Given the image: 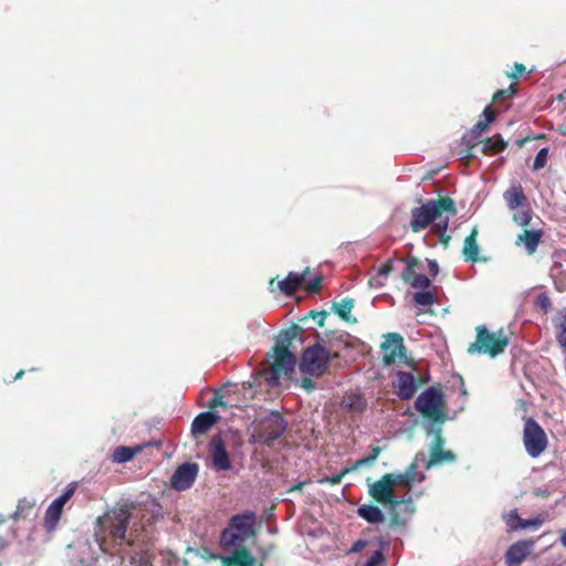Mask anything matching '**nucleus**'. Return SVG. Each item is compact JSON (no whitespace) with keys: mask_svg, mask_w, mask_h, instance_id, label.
Returning <instances> with one entry per match:
<instances>
[{"mask_svg":"<svg viewBox=\"0 0 566 566\" xmlns=\"http://www.w3.org/2000/svg\"><path fill=\"white\" fill-rule=\"evenodd\" d=\"M444 405V396L436 387L427 388L415 401V408L429 420L428 423L437 424H442L446 420Z\"/></svg>","mask_w":566,"mask_h":566,"instance_id":"20e7f679","label":"nucleus"},{"mask_svg":"<svg viewBox=\"0 0 566 566\" xmlns=\"http://www.w3.org/2000/svg\"><path fill=\"white\" fill-rule=\"evenodd\" d=\"M391 271H392V264L390 262H386L379 266L378 275L387 276Z\"/></svg>","mask_w":566,"mask_h":566,"instance_id":"bf43d9fd","label":"nucleus"},{"mask_svg":"<svg viewBox=\"0 0 566 566\" xmlns=\"http://www.w3.org/2000/svg\"><path fill=\"white\" fill-rule=\"evenodd\" d=\"M197 463L186 462L179 465L170 479V486L176 491H185L191 488L198 475Z\"/></svg>","mask_w":566,"mask_h":566,"instance_id":"ddd939ff","label":"nucleus"},{"mask_svg":"<svg viewBox=\"0 0 566 566\" xmlns=\"http://www.w3.org/2000/svg\"><path fill=\"white\" fill-rule=\"evenodd\" d=\"M544 522H545V518L542 516H536V517L528 518V520L522 518V522L520 523V530H525V528L537 530L538 527H541L544 524Z\"/></svg>","mask_w":566,"mask_h":566,"instance_id":"79ce46f5","label":"nucleus"},{"mask_svg":"<svg viewBox=\"0 0 566 566\" xmlns=\"http://www.w3.org/2000/svg\"><path fill=\"white\" fill-rule=\"evenodd\" d=\"M504 200L511 210L522 208L526 201L524 190L521 185L511 186L503 195Z\"/></svg>","mask_w":566,"mask_h":566,"instance_id":"412c9836","label":"nucleus"},{"mask_svg":"<svg viewBox=\"0 0 566 566\" xmlns=\"http://www.w3.org/2000/svg\"><path fill=\"white\" fill-rule=\"evenodd\" d=\"M342 406L347 411L360 413L367 408V401L363 395L350 392L344 397Z\"/></svg>","mask_w":566,"mask_h":566,"instance_id":"5701e85b","label":"nucleus"},{"mask_svg":"<svg viewBox=\"0 0 566 566\" xmlns=\"http://www.w3.org/2000/svg\"><path fill=\"white\" fill-rule=\"evenodd\" d=\"M310 269L306 268L303 272H289L285 276V300L293 298L294 292L305 282Z\"/></svg>","mask_w":566,"mask_h":566,"instance_id":"4be33fe9","label":"nucleus"},{"mask_svg":"<svg viewBox=\"0 0 566 566\" xmlns=\"http://www.w3.org/2000/svg\"><path fill=\"white\" fill-rule=\"evenodd\" d=\"M525 72V66L521 63H515L514 64V70L513 72L510 74V76L512 78H517L520 77L523 73Z\"/></svg>","mask_w":566,"mask_h":566,"instance_id":"052dcab7","label":"nucleus"},{"mask_svg":"<svg viewBox=\"0 0 566 566\" xmlns=\"http://www.w3.org/2000/svg\"><path fill=\"white\" fill-rule=\"evenodd\" d=\"M424 461V453L419 452L416 455L413 462L408 467V469L403 473L396 474L399 484L405 485V488L410 490L413 483L422 482L426 479V475L422 472H418L417 469L419 467V463Z\"/></svg>","mask_w":566,"mask_h":566,"instance_id":"dca6fc26","label":"nucleus"},{"mask_svg":"<svg viewBox=\"0 0 566 566\" xmlns=\"http://www.w3.org/2000/svg\"><path fill=\"white\" fill-rule=\"evenodd\" d=\"M283 433V413L280 410L269 409V413L261 418L256 434L260 442L271 446Z\"/></svg>","mask_w":566,"mask_h":566,"instance_id":"1a4fd4ad","label":"nucleus"},{"mask_svg":"<svg viewBox=\"0 0 566 566\" xmlns=\"http://www.w3.org/2000/svg\"><path fill=\"white\" fill-rule=\"evenodd\" d=\"M559 542L566 548V528L559 531Z\"/></svg>","mask_w":566,"mask_h":566,"instance_id":"774afa93","label":"nucleus"},{"mask_svg":"<svg viewBox=\"0 0 566 566\" xmlns=\"http://www.w3.org/2000/svg\"><path fill=\"white\" fill-rule=\"evenodd\" d=\"M35 509V501L23 497L18 502L17 510L13 514L14 520L29 517Z\"/></svg>","mask_w":566,"mask_h":566,"instance_id":"473e14b6","label":"nucleus"},{"mask_svg":"<svg viewBox=\"0 0 566 566\" xmlns=\"http://www.w3.org/2000/svg\"><path fill=\"white\" fill-rule=\"evenodd\" d=\"M382 361L386 366H390L398 360L406 358V348L403 338L398 333H388L381 344Z\"/></svg>","mask_w":566,"mask_h":566,"instance_id":"9b49d317","label":"nucleus"},{"mask_svg":"<svg viewBox=\"0 0 566 566\" xmlns=\"http://www.w3.org/2000/svg\"><path fill=\"white\" fill-rule=\"evenodd\" d=\"M7 521L4 518H0V552L4 548L7 544V536L10 527L7 525Z\"/></svg>","mask_w":566,"mask_h":566,"instance_id":"49530a36","label":"nucleus"},{"mask_svg":"<svg viewBox=\"0 0 566 566\" xmlns=\"http://www.w3.org/2000/svg\"><path fill=\"white\" fill-rule=\"evenodd\" d=\"M395 387L397 388V396L401 400L411 399L417 391L416 377L408 371H398L396 375Z\"/></svg>","mask_w":566,"mask_h":566,"instance_id":"a211bd4d","label":"nucleus"},{"mask_svg":"<svg viewBox=\"0 0 566 566\" xmlns=\"http://www.w3.org/2000/svg\"><path fill=\"white\" fill-rule=\"evenodd\" d=\"M544 234V230H522V233L516 237L515 244L523 245L528 255H533Z\"/></svg>","mask_w":566,"mask_h":566,"instance_id":"6ab92c4d","label":"nucleus"},{"mask_svg":"<svg viewBox=\"0 0 566 566\" xmlns=\"http://www.w3.org/2000/svg\"><path fill=\"white\" fill-rule=\"evenodd\" d=\"M483 116H484V119H479L478 123L471 129V132L469 134V136L471 138L479 137L489 127L490 123L494 119V114L491 112L490 107H486L483 111ZM467 137H468V135L464 136V139Z\"/></svg>","mask_w":566,"mask_h":566,"instance_id":"7c9ffc66","label":"nucleus"},{"mask_svg":"<svg viewBox=\"0 0 566 566\" xmlns=\"http://www.w3.org/2000/svg\"><path fill=\"white\" fill-rule=\"evenodd\" d=\"M433 228H436L437 232L442 235L446 231H447V228H448V218L446 214H443L442 217H440L438 220H436V222H432L431 224Z\"/></svg>","mask_w":566,"mask_h":566,"instance_id":"09e8293b","label":"nucleus"},{"mask_svg":"<svg viewBox=\"0 0 566 566\" xmlns=\"http://www.w3.org/2000/svg\"><path fill=\"white\" fill-rule=\"evenodd\" d=\"M558 333H557V340L559 345L566 349V312H560L558 316Z\"/></svg>","mask_w":566,"mask_h":566,"instance_id":"4c0bfd02","label":"nucleus"},{"mask_svg":"<svg viewBox=\"0 0 566 566\" xmlns=\"http://www.w3.org/2000/svg\"><path fill=\"white\" fill-rule=\"evenodd\" d=\"M295 363H296L295 355L291 350H289L287 346H285V376L290 371H293Z\"/></svg>","mask_w":566,"mask_h":566,"instance_id":"a18cd8bd","label":"nucleus"},{"mask_svg":"<svg viewBox=\"0 0 566 566\" xmlns=\"http://www.w3.org/2000/svg\"><path fill=\"white\" fill-rule=\"evenodd\" d=\"M256 515L252 511L231 517L229 526L221 533L220 543L224 549L243 546L255 535Z\"/></svg>","mask_w":566,"mask_h":566,"instance_id":"7ed1b4c3","label":"nucleus"},{"mask_svg":"<svg viewBox=\"0 0 566 566\" xmlns=\"http://www.w3.org/2000/svg\"><path fill=\"white\" fill-rule=\"evenodd\" d=\"M549 494H551V493H549L548 489H547V488H545V486L536 488V489L534 490V495H535V496H539V497H547V496H549Z\"/></svg>","mask_w":566,"mask_h":566,"instance_id":"680f3d73","label":"nucleus"},{"mask_svg":"<svg viewBox=\"0 0 566 566\" xmlns=\"http://www.w3.org/2000/svg\"><path fill=\"white\" fill-rule=\"evenodd\" d=\"M283 332L275 337V344L266 354L263 367L252 374V382L249 388L254 389L259 400L265 403L283 401V386L281 376L283 374Z\"/></svg>","mask_w":566,"mask_h":566,"instance_id":"f03ea898","label":"nucleus"},{"mask_svg":"<svg viewBox=\"0 0 566 566\" xmlns=\"http://www.w3.org/2000/svg\"><path fill=\"white\" fill-rule=\"evenodd\" d=\"M300 386L306 392H312L316 389V384L314 380H312V377L310 376H303V378L300 380Z\"/></svg>","mask_w":566,"mask_h":566,"instance_id":"3c124183","label":"nucleus"},{"mask_svg":"<svg viewBox=\"0 0 566 566\" xmlns=\"http://www.w3.org/2000/svg\"><path fill=\"white\" fill-rule=\"evenodd\" d=\"M429 271L431 272L432 275H437L438 272H439V265L436 261H432V260H429Z\"/></svg>","mask_w":566,"mask_h":566,"instance_id":"0e129e2a","label":"nucleus"},{"mask_svg":"<svg viewBox=\"0 0 566 566\" xmlns=\"http://www.w3.org/2000/svg\"><path fill=\"white\" fill-rule=\"evenodd\" d=\"M301 332L302 328L297 324L291 323V325L285 328V343H291L296 339Z\"/></svg>","mask_w":566,"mask_h":566,"instance_id":"c03bdc74","label":"nucleus"},{"mask_svg":"<svg viewBox=\"0 0 566 566\" xmlns=\"http://www.w3.org/2000/svg\"><path fill=\"white\" fill-rule=\"evenodd\" d=\"M220 417L211 411H206L199 413L192 421L191 432L192 434H203L206 433L213 424L219 421Z\"/></svg>","mask_w":566,"mask_h":566,"instance_id":"aec40b11","label":"nucleus"},{"mask_svg":"<svg viewBox=\"0 0 566 566\" xmlns=\"http://www.w3.org/2000/svg\"><path fill=\"white\" fill-rule=\"evenodd\" d=\"M455 455L451 451L438 450L430 453V459L426 462V469L429 470L433 465L441 464L443 462H453Z\"/></svg>","mask_w":566,"mask_h":566,"instance_id":"2f4dec72","label":"nucleus"},{"mask_svg":"<svg viewBox=\"0 0 566 566\" xmlns=\"http://www.w3.org/2000/svg\"><path fill=\"white\" fill-rule=\"evenodd\" d=\"M321 283H322V277L315 276L306 282L305 290L308 293H316L321 287Z\"/></svg>","mask_w":566,"mask_h":566,"instance_id":"8fccbe9b","label":"nucleus"},{"mask_svg":"<svg viewBox=\"0 0 566 566\" xmlns=\"http://www.w3.org/2000/svg\"><path fill=\"white\" fill-rule=\"evenodd\" d=\"M413 301L419 306H429L434 303V295L429 291H419L413 294Z\"/></svg>","mask_w":566,"mask_h":566,"instance_id":"58836bf2","label":"nucleus"},{"mask_svg":"<svg viewBox=\"0 0 566 566\" xmlns=\"http://www.w3.org/2000/svg\"><path fill=\"white\" fill-rule=\"evenodd\" d=\"M415 512V506L412 503V499L410 494H407V496L398 497L397 503V513H398V521L392 520L395 523L399 524L402 523V518L400 517V514L403 513L406 515H411Z\"/></svg>","mask_w":566,"mask_h":566,"instance_id":"f704fd0d","label":"nucleus"},{"mask_svg":"<svg viewBox=\"0 0 566 566\" xmlns=\"http://www.w3.org/2000/svg\"><path fill=\"white\" fill-rule=\"evenodd\" d=\"M357 515L370 524H379L384 521L385 516L381 510L375 505H360L357 509Z\"/></svg>","mask_w":566,"mask_h":566,"instance_id":"b1692460","label":"nucleus"},{"mask_svg":"<svg viewBox=\"0 0 566 566\" xmlns=\"http://www.w3.org/2000/svg\"><path fill=\"white\" fill-rule=\"evenodd\" d=\"M523 442L527 454L539 457L547 447V437L542 427L532 418L524 423Z\"/></svg>","mask_w":566,"mask_h":566,"instance_id":"6e6552de","label":"nucleus"},{"mask_svg":"<svg viewBox=\"0 0 566 566\" xmlns=\"http://www.w3.org/2000/svg\"><path fill=\"white\" fill-rule=\"evenodd\" d=\"M379 453H380V448L379 447H375L371 450V454L368 455L367 458L369 460H371V463H374L376 461V459L378 458Z\"/></svg>","mask_w":566,"mask_h":566,"instance_id":"69168bd1","label":"nucleus"},{"mask_svg":"<svg viewBox=\"0 0 566 566\" xmlns=\"http://www.w3.org/2000/svg\"><path fill=\"white\" fill-rule=\"evenodd\" d=\"M132 507L115 506L96 518L95 539L103 553L128 558L133 565L144 566L149 556L145 547H136L135 539L127 537Z\"/></svg>","mask_w":566,"mask_h":566,"instance_id":"f257e3e1","label":"nucleus"},{"mask_svg":"<svg viewBox=\"0 0 566 566\" xmlns=\"http://www.w3.org/2000/svg\"><path fill=\"white\" fill-rule=\"evenodd\" d=\"M535 304L537 307L542 308L545 312H547L552 307L551 298L545 293H542L536 297Z\"/></svg>","mask_w":566,"mask_h":566,"instance_id":"de8ad7c7","label":"nucleus"},{"mask_svg":"<svg viewBox=\"0 0 566 566\" xmlns=\"http://www.w3.org/2000/svg\"><path fill=\"white\" fill-rule=\"evenodd\" d=\"M229 405L223 400V397L220 394H216L213 398L209 401L208 407L210 409H214L217 407L227 408Z\"/></svg>","mask_w":566,"mask_h":566,"instance_id":"603ef678","label":"nucleus"},{"mask_svg":"<svg viewBox=\"0 0 566 566\" xmlns=\"http://www.w3.org/2000/svg\"><path fill=\"white\" fill-rule=\"evenodd\" d=\"M234 551L222 557L223 566H258L256 558L243 546H231Z\"/></svg>","mask_w":566,"mask_h":566,"instance_id":"f3484780","label":"nucleus"},{"mask_svg":"<svg viewBox=\"0 0 566 566\" xmlns=\"http://www.w3.org/2000/svg\"><path fill=\"white\" fill-rule=\"evenodd\" d=\"M547 158H548V149L546 147L541 148L535 156V159L533 163V169L534 170L542 169L546 165Z\"/></svg>","mask_w":566,"mask_h":566,"instance_id":"a19ab883","label":"nucleus"},{"mask_svg":"<svg viewBox=\"0 0 566 566\" xmlns=\"http://www.w3.org/2000/svg\"><path fill=\"white\" fill-rule=\"evenodd\" d=\"M513 219L522 230H544V222L538 214H513Z\"/></svg>","mask_w":566,"mask_h":566,"instance_id":"393cba45","label":"nucleus"},{"mask_svg":"<svg viewBox=\"0 0 566 566\" xmlns=\"http://www.w3.org/2000/svg\"><path fill=\"white\" fill-rule=\"evenodd\" d=\"M419 265V262L415 258H409L407 260L406 269L403 270L401 277L402 280L409 284V282L416 276L418 273H416V268Z\"/></svg>","mask_w":566,"mask_h":566,"instance_id":"e433bc0d","label":"nucleus"},{"mask_svg":"<svg viewBox=\"0 0 566 566\" xmlns=\"http://www.w3.org/2000/svg\"><path fill=\"white\" fill-rule=\"evenodd\" d=\"M379 453H380V448L379 447H375L371 450V454L368 455L367 458L369 460H371V463H374L376 461V459L378 458Z\"/></svg>","mask_w":566,"mask_h":566,"instance_id":"338daca9","label":"nucleus"},{"mask_svg":"<svg viewBox=\"0 0 566 566\" xmlns=\"http://www.w3.org/2000/svg\"><path fill=\"white\" fill-rule=\"evenodd\" d=\"M354 308V300L353 298H343L340 302L333 303V311L337 314L342 319L348 323H355L356 318L352 316V311Z\"/></svg>","mask_w":566,"mask_h":566,"instance_id":"bb28decb","label":"nucleus"},{"mask_svg":"<svg viewBox=\"0 0 566 566\" xmlns=\"http://www.w3.org/2000/svg\"><path fill=\"white\" fill-rule=\"evenodd\" d=\"M442 216L443 214H415L413 220L410 222V228L413 232H420Z\"/></svg>","mask_w":566,"mask_h":566,"instance_id":"c756f323","label":"nucleus"},{"mask_svg":"<svg viewBox=\"0 0 566 566\" xmlns=\"http://www.w3.org/2000/svg\"><path fill=\"white\" fill-rule=\"evenodd\" d=\"M506 146L507 143L501 137V135H494L491 138L484 139L483 151L496 154L504 150Z\"/></svg>","mask_w":566,"mask_h":566,"instance_id":"72a5a7b5","label":"nucleus"},{"mask_svg":"<svg viewBox=\"0 0 566 566\" xmlns=\"http://www.w3.org/2000/svg\"><path fill=\"white\" fill-rule=\"evenodd\" d=\"M534 546L535 542L533 539H522L512 544L505 553L506 566H520L533 552Z\"/></svg>","mask_w":566,"mask_h":566,"instance_id":"4468645a","label":"nucleus"},{"mask_svg":"<svg viewBox=\"0 0 566 566\" xmlns=\"http://www.w3.org/2000/svg\"><path fill=\"white\" fill-rule=\"evenodd\" d=\"M507 345L509 338L502 331L490 333L485 326H478L476 339L470 344L468 353L488 354L491 357H496L504 352Z\"/></svg>","mask_w":566,"mask_h":566,"instance_id":"423d86ee","label":"nucleus"},{"mask_svg":"<svg viewBox=\"0 0 566 566\" xmlns=\"http://www.w3.org/2000/svg\"><path fill=\"white\" fill-rule=\"evenodd\" d=\"M514 94V90H513V86H510L507 90H500L497 91L494 96H493V99L494 101H497L500 98H504V97H510Z\"/></svg>","mask_w":566,"mask_h":566,"instance_id":"4d7b16f0","label":"nucleus"},{"mask_svg":"<svg viewBox=\"0 0 566 566\" xmlns=\"http://www.w3.org/2000/svg\"><path fill=\"white\" fill-rule=\"evenodd\" d=\"M310 315L317 322L319 326H324L325 319L327 317V313L322 312H311Z\"/></svg>","mask_w":566,"mask_h":566,"instance_id":"6e6d98bb","label":"nucleus"},{"mask_svg":"<svg viewBox=\"0 0 566 566\" xmlns=\"http://www.w3.org/2000/svg\"><path fill=\"white\" fill-rule=\"evenodd\" d=\"M427 432L428 434L432 436V440L429 446L430 453H432L433 451L442 450L444 440L441 436V424L428 423Z\"/></svg>","mask_w":566,"mask_h":566,"instance_id":"c85d7f7f","label":"nucleus"},{"mask_svg":"<svg viewBox=\"0 0 566 566\" xmlns=\"http://www.w3.org/2000/svg\"><path fill=\"white\" fill-rule=\"evenodd\" d=\"M371 464H373L371 460H369L367 457H365V458H361L356 461L355 468L369 467Z\"/></svg>","mask_w":566,"mask_h":566,"instance_id":"e2e57ef3","label":"nucleus"},{"mask_svg":"<svg viewBox=\"0 0 566 566\" xmlns=\"http://www.w3.org/2000/svg\"><path fill=\"white\" fill-rule=\"evenodd\" d=\"M400 485L396 474L387 473L378 481L369 484V494L378 503L387 506L392 520L398 521L397 503L398 496L395 494V488Z\"/></svg>","mask_w":566,"mask_h":566,"instance_id":"0eeeda50","label":"nucleus"},{"mask_svg":"<svg viewBox=\"0 0 566 566\" xmlns=\"http://www.w3.org/2000/svg\"><path fill=\"white\" fill-rule=\"evenodd\" d=\"M270 291L271 292H283V279H280L279 276L273 277L270 283Z\"/></svg>","mask_w":566,"mask_h":566,"instance_id":"864d4df0","label":"nucleus"},{"mask_svg":"<svg viewBox=\"0 0 566 566\" xmlns=\"http://www.w3.org/2000/svg\"><path fill=\"white\" fill-rule=\"evenodd\" d=\"M212 465L218 471H227L231 468V461L221 437H214L210 442Z\"/></svg>","mask_w":566,"mask_h":566,"instance_id":"2eb2a0df","label":"nucleus"},{"mask_svg":"<svg viewBox=\"0 0 566 566\" xmlns=\"http://www.w3.org/2000/svg\"><path fill=\"white\" fill-rule=\"evenodd\" d=\"M75 491L76 483L73 482L69 484L64 492L50 504L44 516V527L48 532H52L56 528L63 507L74 495Z\"/></svg>","mask_w":566,"mask_h":566,"instance_id":"9d476101","label":"nucleus"},{"mask_svg":"<svg viewBox=\"0 0 566 566\" xmlns=\"http://www.w3.org/2000/svg\"><path fill=\"white\" fill-rule=\"evenodd\" d=\"M478 230L472 229L471 233L465 238L463 245V256L468 262H475L479 255V245L476 243Z\"/></svg>","mask_w":566,"mask_h":566,"instance_id":"a878e982","label":"nucleus"},{"mask_svg":"<svg viewBox=\"0 0 566 566\" xmlns=\"http://www.w3.org/2000/svg\"><path fill=\"white\" fill-rule=\"evenodd\" d=\"M63 566H98L92 557H85L81 552H74Z\"/></svg>","mask_w":566,"mask_h":566,"instance_id":"c9c22d12","label":"nucleus"},{"mask_svg":"<svg viewBox=\"0 0 566 566\" xmlns=\"http://www.w3.org/2000/svg\"><path fill=\"white\" fill-rule=\"evenodd\" d=\"M347 471H348V470H347V469H345L344 471H342V472H340V473H338V474H334V475H332V476H328V478H326V481H327L329 484H332V485L338 484V483H340V481H342L343 476L345 475V473H346Z\"/></svg>","mask_w":566,"mask_h":566,"instance_id":"13d9d810","label":"nucleus"},{"mask_svg":"<svg viewBox=\"0 0 566 566\" xmlns=\"http://www.w3.org/2000/svg\"><path fill=\"white\" fill-rule=\"evenodd\" d=\"M504 521L507 525L509 531L515 532L520 530V523L522 522V517L518 516L516 510H513L504 515Z\"/></svg>","mask_w":566,"mask_h":566,"instance_id":"ea45409f","label":"nucleus"},{"mask_svg":"<svg viewBox=\"0 0 566 566\" xmlns=\"http://www.w3.org/2000/svg\"><path fill=\"white\" fill-rule=\"evenodd\" d=\"M382 560V554L379 551L374 552L364 566H377Z\"/></svg>","mask_w":566,"mask_h":566,"instance_id":"5fc2aeb1","label":"nucleus"},{"mask_svg":"<svg viewBox=\"0 0 566 566\" xmlns=\"http://www.w3.org/2000/svg\"><path fill=\"white\" fill-rule=\"evenodd\" d=\"M144 449L143 446H136V447H125L119 446L115 448L113 452V461L117 463H125L130 461L136 454L142 452Z\"/></svg>","mask_w":566,"mask_h":566,"instance_id":"cd10ccee","label":"nucleus"},{"mask_svg":"<svg viewBox=\"0 0 566 566\" xmlns=\"http://www.w3.org/2000/svg\"><path fill=\"white\" fill-rule=\"evenodd\" d=\"M331 353L319 343H316L302 353L298 369L302 376L319 377L324 375L331 363Z\"/></svg>","mask_w":566,"mask_h":566,"instance_id":"39448f33","label":"nucleus"},{"mask_svg":"<svg viewBox=\"0 0 566 566\" xmlns=\"http://www.w3.org/2000/svg\"><path fill=\"white\" fill-rule=\"evenodd\" d=\"M430 280L424 274H417L413 276V279L409 282V284L415 289H427L430 286Z\"/></svg>","mask_w":566,"mask_h":566,"instance_id":"37998d69","label":"nucleus"},{"mask_svg":"<svg viewBox=\"0 0 566 566\" xmlns=\"http://www.w3.org/2000/svg\"><path fill=\"white\" fill-rule=\"evenodd\" d=\"M420 205L411 210V212H457L453 200L443 195L441 188H437V196L431 199L422 200L417 199Z\"/></svg>","mask_w":566,"mask_h":566,"instance_id":"f8f14e48","label":"nucleus"}]
</instances>
